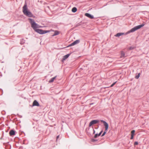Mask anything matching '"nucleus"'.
Here are the masks:
<instances>
[{
	"label": "nucleus",
	"mask_w": 149,
	"mask_h": 149,
	"mask_svg": "<svg viewBox=\"0 0 149 149\" xmlns=\"http://www.w3.org/2000/svg\"><path fill=\"white\" fill-rule=\"evenodd\" d=\"M80 42V40H77L74 41V42L72 43L70 45H69L68 46H67V47H69L71 46H73L74 45H75L79 43Z\"/></svg>",
	"instance_id": "obj_5"
},
{
	"label": "nucleus",
	"mask_w": 149,
	"mask_h": 149,
	"mask_svg": "<svg viewBox=\"0 0 149 149\" xmlns=\"http://www.w3.org/2000/svg\"><path fill=\"white\" fill-rule=\"evenodd\" d=\"M9 134L10 136H13L15 134V131L13 130H11L9 132Z\"/></svg>",
	"instance_id": "obj_9"
},
{
	"label": "nucleus",
	"mask_w": 149,
	"mask_h": 149,
	"mask_svg": "<svg viewBox=\"0 0 149 149\" xmlns=\"http://www.w3.org/2000/svg\"><path fill=\"white\" fill-rule=\"evenodd\" d=\"M95 141V140H93V141Z\"/></svg>",
	"instance_id": "obj_23"
},
{
	"label": "nucleus",
	"mask_w": 149,
	"mask_h": 149,
	"mask_svg": "<svg viewBox=\"0 0 149 149\" xmlns=\"http://www.w3.org/2000/svg\"><path fill=\"white\" fill-rule=\"evenodd\" d=\"M135 132V131L134 130H133L131 132V135H133L134 136V135Z\"/></svg>",
	"instance_id": "obj_17"
},
{
	"label": "nucleus",
	"mask_w": 149,
	"mask_h": 149,
	"mask_svg": "<svg viewBox=\"0 0 149 149\" xmlns=\"http://www.w3.org/2000/svg\"><path fill=\"white\" fill-rule=\"evenodd\" d=\"M28 20L31 24V27L36 32L40 34H43L49 32V31L43 30L40 29H37V28H41L42 27L36 23L34 20L32 19L29 18Z\"/></svg>",
	"instance_id": "obj_1"
},
{
	"label": "nucleus",
	"mask_w": 149,
	"mask_h": 149,
	"mask_svg": "<svg viewBox=\"0 0 149 149\" xmlns=\"http://www.w3.org/2000/svg\"><path fill=\"white\" fill-rule=\"evenodd\" d=\"M138 143L136 141L134 143V145H137L138 144Z\"/></svg>",
	"instance_id": "obj_20"
},
{
	"label": "nucleus",
	"mask_w": 149,
	"mask_h": 149,
	"mask_svg": "<svg viewBox=\"0 0 149 149\" xmlns=\"http://www.w3.org/2000/svg\"><path fill=\"white\" fill-rule=\"evenodd\" d=\"M133 138H134V136L133 135H131V139H133Z\"/></svg>",
	"instance_id": "obj_21"
},
{
	"label": "nucleus",
	"mask_w": 149,
	"mask_h": 149,
	"mask_svg": "<svg viewBox=\"0 0 149 149\" xmlns=\"http://www.w3.org/2000/svg\"><path fill=\"white\" fill-rule=\"evenodd\" d=\"M22 11L24 14L29 17H32L33 15L30 11H28L26 4H25L23 7Z\"/></svg>",
	"instance_id": "obj_2"
},
{
	"label": "nucleus",
	"mask_w": 149,
	"mask_h": 149,
	"mask_svg": "<svg viewBox=\"0 0 149 149\" xmlns=\"http://www.w3.org/2000/svg\"><path fill=\"white\" fill-rule=\"evenodd\" d=\"M101 121L104 123V125L105 127V130L101 136H104L106 133L107 131L109 125L108 123L106 122L103 120H101Z\"/></svg>",
	"instance_id": "obj_4"
},
{
	"label": "nucleus",
	"mask_w": 149,
	"mask_h": 149,
	"mask_svg": "<svg viewBox=\"0 0 149 149\" xmlns=\"http://www.w3.org/2000/svg\"><path fill=\"white\" fill-rule=\"evenodd\" d=\"M102 131L99 133V134H95L94 136V137L95 138H96L97 136H100L101 135V134H102Z\"/></svg>",
	"instance_id": "obj_12"
},
{
	"label": "nucleus",
	"mask_w": 149,
	"mask_h": 149,
	"mask_svg": "<svg viewBox=\"0 0 149 149\" xmlns=\"http://www.w3.org/2000/svg\"><path fill=\"white\" fill-rule=\"evenodd\" d=\"M85 15L86 17L91 19H93L94 18L93 16L88 13H86Z\"/></svg>",
	"instance_id": "obj_7"
},
{
	"label": "nucleus",
	"mask_w": 149,
	"mask_h": 149,
	"mask_svg": "<svg viewBox=\"0 0 149 149\" xmlns=\"http://www.w3.org/2000/svg\"><path fill=\"white\" fill-rule=\"evenodd\" d=\"M70 55V54H67V55L64 56L63 57V60H65L67 58H68L69 57V56Z\"/></svg>",
	"instance_id": "obj_10"
},
{
	"label": "nucleus",
	"mask_w": 149,
	"mask_h": 149,
	"mask_svg": "<svg viewBox=\"0 0 149 149\" xmlns=\"http://www.w3.org/2000/svg\"><path fill=\"white\" fill-rule=\"evenodd\" d=\"M125 54L122 51L121 53V57L122 58L125 56Z\"/></svg>",
	"instance_id": "obj_15"
},
{
	"label": "nucleus",
	"mask_w": 149,
	"mask_h": 149,
	"mask_svg": "<svg viewBox=\"0 0 149 149\" xmlns=\"http://www.w3.org/2000/svg\"><path fill=\"white\" fill-rule=\"evenodd\" d=\"M140 73H139L137 75H136L135 77V78L136 79H138L140 77Z\"/></svg>",
	"instance_id": "obj_18"
},
{
	"label": "nucleus",
	"mask_w": 149,
	"mask_h": 149,
	"mask_svg": "<svg viewBox=\"0 0 149 149\" xmlns=\"http://www.w3.org/2000/svg\"><path fill=\"white\" fill-rule=\"evenodd\" d=\"M116 82H115L114 83H113L110 86V87H112L116 83Z\"/></svg>",
	"instance_id": "obj_19"
},
{
	"label": "nucleus",
	"mask_w": 149,
	"mask_h": 149,
	"mask_svg": "<svg viewBox=\"0 0 149 149\" xmlns=\"http://www.w3.org/2000/svg\"><path fill=\"white\" fill-rule=\"evenodd\" d=\"M99 122V121L97 120H94L92 121L89 124V127Z\"/></svg>",
	"instance_id": "obj_6"
},
{
	"label": "nucleus",
	"mask_w": 149,
	"mask_h": 149,
	"mask_svg": "<svg viewBox=\"0 0 149 149\" xmlns=\"http://www.w3.org/2000/svg\"><path fill=\"white\" fill-rule=\"evenodd\" d=\"M72 12L75 13L77 11V9L75 7H74L72 8Z\"/></svg>",
	"instance_id": "obj_14"
},
{
	"label": "nucleus",
	"mask_w": 149,
	"mask_h": 149,
	"mask_svg": "<svg viewBox=\"0 0 149 149\" xmlns=\"http://www.w3.org/2000/svg\"><path fill=\"white\" fill-rule=\"evenodd\" d=\"M123 34L124 33H118L115 35V36L116 37H119L122 35H123Z\"/></svg>",
	"instance_id": "obj_13"
},
{
	"label": "nucleus",
	"mask_w": 149,
	"mask_h": 149,
	"mask_svg": "<svg viewBox=\"0 0 149 149\" xmlns=\"http://www.w3.org/2000/svg\"><path fill=\"white\" fill-rule=\"evenodd\" d=\"M59 135H58L57 137V140L59 138Z\"/></svg>",
	"instance_id": "obj_22"
},
{
	"label": "nucleus",
	"mask_w": 149,
	"mask_h": 149,
	"mask_svg": "<svg viewBox=\"0 0 149 149\" xmlns=\"http://www.w3.org/2000/svg\"><path fill=\"white\" fill-rule=\"evenodd\" d=\"M144 25V24H143L141 25L136 26L131 29L130 31H129L127 33H129L131 32H134L135 31H136L137 30L139 29L142 27H143Z\"/></svg>",
	"instance_id": "obj_3"
},
{
	"label": "nucleus",
	"mask_w": 149,
	"mask_h": 149,
	"mask_svg": "<svg viewBox=\"0 0 149 149\" xmlns=\"http://www.w3.org/2000/svg\"><path fill=\"white\" fill-rule=\"evenodd\" d=\"M33 106H39V104L36 100H35L33 102Z\"/></svg>",
	"instance_id": "obj_8"
},
{
	"label": "nucleus",
	"mask_w": 149,
	"mask_h": 149,
	"mask_svg": "<svg viewBox=\"0 0 149 149\" xmlns=\"http://www.w3.org/2000/svg\"><path fill=\"white\" fill-rule=\"evenodd\" d=\"M59 34V32L58 31H55L54 32V34L53 35L54 36H56L57 35H58Z\"/></svg>",
	"instance_id": "obj_16"
},
{
	"label": "nucleus",
	"mask_w": 149,
	"mask_h": 149,
	"mask_svg": "<svg viewBox=\"0 0 149 149\" xmlns=\"http://www.w3.org/2000/svg\"><path fill=\"white\" fill-rule=\"evenodd\" d=\"M57 76H56L52 78H51L50 80L49 81V83H52L54 81V80L56 79Z\"/></svg>",
	"instance_id": "obj_11"
}]
</instances>
